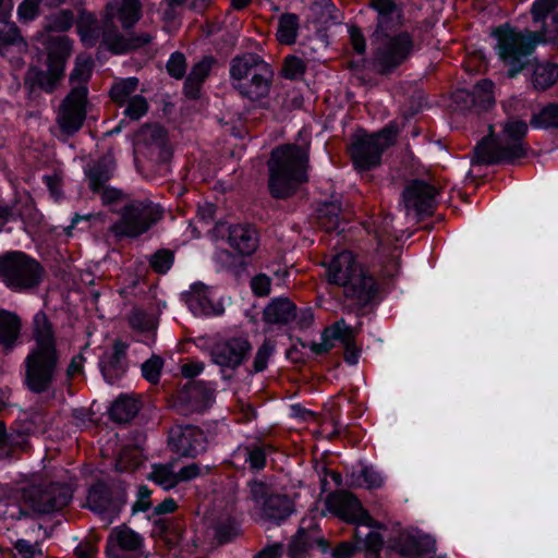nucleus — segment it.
<instances>
[{
    "mask_svg": "<svg viewBox=\"0 0 558 558\" xmlns=\"http://www.w3.org/2000/svg\"><path fill=\"white\" fill-rule=\"evenodd\" d=\"M206 436L194 425H177L169 430V445L177 453L195 458L206 450Z\"/></svg>",
    "mask_w": 558,
    "mask_h": 558,
    "instance_id": "a211bd4d",
    "label": "nucleus"
},
{
    "mask_svg": "<svg viewBox=\"0 0 558 558\" xmlns=\"http://www.w3.org/2000/svg\"><path fill=\"white\" fill-rule=\"evenodd\" d=\"M384 539L376 531H367L363 541V546L373 558H380L379 551L383 547Z\"/></svg>",
    "mask_w": 558,
    "mask_h": 558,
    "instance_id": "052dcab7",
    "label": "nucleus"
},
{
    "mask_svg": "<svg viewBox=\"0 0 558 558\" xmlns=\"http://www.w3.org/2000/svg\"><path fill=\"white\" fill-rule=\"evenodd\" d=\"M305 69L306 66L302 59L295 56H290L286 58L282 74L286 78L295 80L304 74Z\"/></svg>",
    "mask_w": 558,
    "mask_h": 558,
    "instance_id": "4d7b16f0",
    "label": "nucleus"
},
{
    "mask_svg": "<svg viewBox=\"0 0 558 558\" xmlns=\"http://www.w3.org/2000/svg\"><path fill=\"white\" fill-rule=\"evenodd\" d=\"M532 84L537 90H545L558 82V65L553 63L534 64Z\"/></svg>",
    "mask_w": 558,
    "mask_h": 558,
    "instance_id": "e433bc0d",
    "label": "nucleus"
},
{
    "mask_svg": "<svg viewBox=\"0 0 558 558\" xmlns=\"http://www.w3.org/2000/svg\"><path fill=\"white\" fill-rule=\"evenodd\" d=\"M64 71L56 66H47V70L33 68L29 70L27 76L34 85L48 93L52 92L57 83L63 76Z\"/></svg>",
    "mask_w": 558,
    "mask_h": 558,
    "instance_id": "c9c22d12",
    "label": "nucleus"
},
{
    "mask_svg": "<svg viewBox=\"0 0 558 558\" xmlns=\"http://www.w3.org/2000/svg\"><path fill=\"white\" fill-rule=\"evenodd\" d=\"M398 128L390 124L372 135L356 138L351 145V156L359 171H367L380 165L383 151L395 144Z\"/></svg>",
    "mask_w": 558,
    "mask_h": 558,
    "instance_id": "9b49d317",
    "label": "nucleus"
},
{
    "mask_svg": "<svg viewBox=\"0 0 558 558\" xmlns=\"http://www.w3.org/2000/svg\"><path fill=\"white\" fill-rule=\"evenodd\" d=\"M174 255L171 251L161 248L150 257V266L158 274H166L172 266Z\"/></svg>",
    "mask_w": 558,
    "mask_h": 558,
    "instance_id": "864d4df0",
    "label": "nucleus"
},
{
    "mask_svg": "<svg viewBox=\"0 0 558 558\" xmlns=\"http://www.w3.org/2000/svg\"><path fill=\"white\" fill-rule=\"evenodd\" d=\"M270 278L264 274H259L252 278L251 288L257 296H266L270 292Z\"/></svg>",
    "mask_w": 558,
    "mask_h": 558,
    "instance_id": "69168bd1",
    "label": "nucleus"
},
{
    "mask_svg": "<svg viewBox=\"0 0 558 558\" xmlns=\"http://www.w3.org/2000/svg\"><path fill=\"white\" fill-rule=\"evenodd\" d=\"M230 76L233 87L251 100L268 96L274 72L256 53H244L230 61Z\"/></svg>",
    "mask_w": 558,
    "mask_h": 558,
    "instance_id": "6e6552de",
    "label": "nucleus"
},
{
    "mask_svg": "<svg viewBox=\"0 0 558 558\" xmlns=\"http://www.w3.org/2000/svg\"><path fill=\"white\" fill-rule=\"evenodd\" d=\"M118 17L124 28L132 27L140 19L141 15V1L140 0H122L121 3H116Z\"/></svg>",
    "mask_w": 558,
    "mask_h": 558,
    "instance_id": "c03bdc74",
    "label": "nucleus"
},
{
    "mask_svg": "<svg viewBox=\"0 0 558 558\" xmlns=\"http://www.w3.org/2000/svg\"><path fill=\"white\" fill-rule=\"evenodd\" d=\"M163 360L159 355H153L142 364V375L150 384L159 381Z\"/></svg>",
    "mask_w": 558,
    "mask_h": 558,
    "instance_id": "3c124183",
    "label": "nucleus"
},
{
    "mask_svg": "<svg viewBox=\"0 0 558 558\" xmlns=\"http://www.w3.org/2000/svg\"><path fill=\"white\" fill-rule=\"evenodd\" d=\"M369 7L377 12V26L372 36L374 39L391 34L403 25L402 7L395 0H371Z\"/></svg>",
    "mask_w": 558,
    "mask_h": 558,
    "instance_id": "4be33fe9",
    "label": "nucleus"
},
{
    "mask_svg": "<svg viewBox=\"0 0 558 558\" xmlns=\"http://www.w3.org/2000/svg\"><path fill=\"white\" fill-rule=\"evenodd\" d=\"M326 508L349 523H364L367 526L381 527L383 524L374 520L362 508L360 500L350 492L340 489L330 493L325 500Z\"/></svg>",
    "mask_w": 558,
    "mask_h": 558,
    "instance_id": "2eb2a0df",
    "label": "nucleus"
},
{
    "mask_svg": "<svg viewBox=\"0 0 558 558\" xmlns=\"http://www.w3.org/2000/svg\"><path fill=\"white\" fill-rule=\"evenodd\" d=\"M438 190L424 180H412L407 183L402 192V202L405 209L414 210L416 215H432L436 205Z\"/></svg>",
    "mask_w": 558,
    "mask_h": 558,
    "instance_id": "6ab92c4d",
    "label": "nucleus"
},
{
    "mask_svg": "<svg viewBox=\"0 0 558 558\" xmlns=\"http://www.w3.org/2000/svg\"><path fill=\"white\" fill-rule=\"evenodd\" d=\"M11 208L14 211V217L21 218L24 222L39 223L40 221L41 216L29 196L19 199Z\"/></svg>",
    "mask_w": 558,
    "mask_h": 558,
    "instance_id": "49530a36",
    "label": "nucleus"
},
{
    "mask_svg": "<svg viewBox=\"0 0 558 558\" xmlns=\"http://www.w3.org/2000/svg\"><path fill=\"white\" fill-rule=\"evenodd\" d=\"M557 7L558 0H536L532 5L531 14L535 23L542 24L541 29L537 32L542 34L543 39L550 28V24L546 23V16L550 13L551 15L556 13L555 9Z\"/></svg>",
    "mask_w": 558,
    "mask_h": 558,
    "instance_id": "a19ab883",
    "label": "nucleus"
},
{
    "mask_svg": "<svg viewBox=\"0 0 558 558\" xmlns=\"http://www.w3.org/2000/svg\"><path fill=\"white\" fill-rule=\"evenodd\" d=\"M283 554V545L275 543L264 547L253 558H280Z\"/></svg>",
    "mask_w": 558,
    "mask_h": 558,
    "instance_id": "774afa93",
    "label": "nucleus"
},
{
    "mask_svg": "<svg viewBox=\"0 0 558 558\" xmlns=\"http://www.w3.org/2000/svg\"><path fill=\"white\" fill-rule=\"evenodd\" d=\"M126 501L124 487L121 485H109L104 481H97L88 489L87 507L107 519V524L119 514Z\"/></svg>",
    "mask_w": 558,
    "mask_h": 558,
    "instance_id": "4468645a",
    "label": "nucleus"
},
{
    "mask_svg": "<svg viewBox=\"0 0 558 558\" xmlns=\"http://www.w3.org/2000/svg\"><path fill=\"white\" fill-rule=\"evenodd\" d=\"M398 546L402 555L415 557L429 551L434 541L428 535L403 532L399 536Z\"/></svg>",
    "mask_w": 558,
    "mask_h": 558,
    "instance_id": "473e14b6",
    "label": "nucleus"
},
{
    "mask_svg": "<svg viewBox=\"0 0 558 558\" xmlns=\"http://www.w3.org/2000/svg\"><path fill=\"white\" fill-rule=\"evenodd\" d=\"M299 31V17L294 13H284L279 17L277 39L280 44L291 45L295 43Z\"/></svg>",
    "mask_w": 558,
    "mask_h": 558,
    "instance_id": "58836bf2",
    "label": "nucleus"
},
{
    "mask_svg": "<svg viewBox=\"0 0 558 558\" xmlns=\"http://www.w3.org/2000/svg\"><path fill=\"white\" fill-rule=\"evenodd\" d=\"M74 23V14L71 10H61L46 17L44 28L48 32H66Z\"/></svg>",
    "mask_w": 558,
    "mask_h": 558,
    "instance_id": "a18cd8bd",
    "label": "nucleus"
},
{
    "mask_svg": "<svg viewBox=\"0 0 558 558\" xmlns=\"http://www.w3.org/2000/svg\"><path fill=\"white\" fill-rule=\"evenodd\" d=\"M328 280L343 287L344 295L362 308L368 305L377 293L376 282L355 260L351 252L338 254L329 264Z\"/></svg>",
    "mask_w": 558,
    "mask_h": 558,
    "instance_id": "39448f33",
    "label": "nucleus"
},
{
    "mask_svg": "<svg viewBox=\"0 0 558 558\" xmlns=\"http://www.w3.org/2000/svg\"><path fill=\"white\" fill-rule=\"evenodd\" d=\"M248 486L251 498L255 502L260 504V506L263 505L264 500L271 495L270 488L264 482L254 480L248 483Z\"/></svg>",
    "mask_w": 558,
    "mask_h": 558,
    "instance_id": "0e129e2a",
    "label": "nucleus"
},
{
    "mask_svg": "<svg viewBox=\"0 0 558 558\" xmlns=\"http://www.w3.org/2000/svg\"><path fill=\"white\" fill-rule=\"evenodd\" d=\"M353 337V328L348 326L344 319H340L322 332L320 342H312L310 349L315 354H323L335 348V342L341 345H349Z\"/></svg>",
    "mask_w": 558,
    "mask_h": 558,
    "instance_id": "a878e982",
    "label": "nucleus"
},
{
    "mask_svg": "<svg viewBox=\"0 0 558 558\" xmlns=\"http://www.w3.org/2000/svg\"><path fill=\"white\" fill-rule=\"evenodd\" d=\"M20 317L8 311H0V344L9 352L15 347L21 331Z\"/></svg>",
    "mask_w": 558,
    "mask_h": 558,
    "instance_id": "72a5a7b5",
    "label": "nucleus"
},
{
    "mask_svg": "<svg viewBox=\"0 0 558 558\" xmlns=\"http://www.w3.org/2000/svg\"><path fill=\"white\" fill-rule=\"evenodd\" d=\"M72 496L71 487L59 483L32 485L23 490L25 504L39 514L63 509L71 501Z\"/></svg>",
    "mask_w": 558,
    "mask_h": 558,
    "instance_id": "ddd939ff",
    "label": "nucleus"
},
{
    "mask_svg": "<svg viewBox=\"0 0 558 558\" xmlns=\"http://www.w3.org/2000/svg\"><path fill=\"white\" fill-rule=\"evenodd\" d=\"M137 86L138 80L136 77H128L111 87L110 97L114 102L122 106L130 99L131 94L136 90Z\"/></svg>",
    "mask_w": 558,
    "mask_h": 558,
    "instance_id": "de8ad7c7",
    "label": "nucleus"
},
{
    "mask_svg": "<svg viewBox=\"0 0 558 558\" xmlns=\"http://www.w3.org/2000/svg\"><path fill=\"white\" fill-rule=\"evenodd\" d=\"M129 320L132 328L141 331H149L156 328V318L143 310H134Z\"/></svg>",
    "mask_w": 558,
    "mask_h": 558,
    "instance_id": "603ef678",
    "label": "nucleus"
},
{
    "mask_svg": "<svg viewBox=\"0 0 558 558\" xmlns=\"http://www.w3.org/2000/svg\"><path fill=\"white\" fill-rule=\"evenodd\" d=\"M45 51L47 54V66H56L64 71L66 60L71 56L72 41L68 36H49L45 40Z\"/></svg>",
    "mask_w": 558,
    "mask_h": 558,
    "instance_id": "c756f323",
    "label": "nucleus"
},
{
    "mask_svg": "<svg viewBox=\"0 0 558 558\" xmlns=\"http://www.w3.org/2000/svg\"><path fill=\"white\" fill-rule=\"evenodd\" d=\"M184 298L194 315H219L223 312L222 305L213 302L208 288L201 282L194 283Z\"/></svg>",
    "mask_w": 558,
    "mask_h": 558,
    "instance_id": "cd10ccee",
    "label": "nucleus"
},
{
    "mask_svg": "<svg viewBox=\"0 0 558 558\" xmlns=\"http://www.w3.org/2000/svg\"><path fill=\"white\" fill-rule=\"evenodd\" d=\"M492 35L497 39V53L507 68L508 77L517 76L535 63L534 51L543 40L542 34L525 29L520 32L509 24L495 27Z\"/></svg>",
    "mask_w": 558,
    "mask_h": 558,
    "instance_id": "20e7f679",
    "label": "nucleus"
},
{
    "mask_svg": "<svg viewBox=\"0 0 558 558\" xmlns=\"http://www.w3.org/2000/svg\"><path fill=\"white\" fill-rule=\"evenodd\" d=\"M213 398V391L203 381H191L180 391L178 401L182 412H203Z\"/></svg>",
    "mask_w": 558,
    "mask_h": 558,
    "instance_id": "393cba45",
    "label": "nucleus"
},
{
    "mask_svg": "<svg viewBox=\"0 0 558 558\" xmlns=\"http://www.w3.org/2000/svg\"><path fill=\"white\" fill-rule=\"evenodd\" d=\"M228 242L240 255L250 256L258 247L257 230L252 225H232L228 228Z\"/></svg>",
    "mask_w": 558,
    "mask_h": 558,
    "instance_id": "bb28decb",
    "label": "nucleus"
},
{
    "mask_svg": "<svg viewBox=\"0 0 558 558\" xmlns=\"http://www.w3.org/2000/svg\"><path fill=\"white\" fill-rule=\"evenodd\" d=\"M341 210V203L339 201H327L322 203L316 209L319 225L326 231L337 230L339 227V215Z\"/></svg>",
    "mask_w": 558,
    "mask_h": 558,
    "instance_id": "4c0bfd02",
    "label": "nucleus"
},
{
    "mask_svg": "<svg viewBox=\"0 0 558 558\" xmlns=\"http://www.w3.org/2000/svg\"><path fill=\"white\" fill-rule=\"evenodd\" d=\"M76 27L86 47H94L101 39V44L114 53L138 49L151 41V36L147 33L121 35L113 25L111 15L99 22L94 14L82 11Z\"/></svg>",
    "mask_w": 558,
    "mask_h": 558,
    "instance_id": "423d86ee",
    "label": "nucleus"
},
{
    "mask_svg": "<svg viewBox=\"0 0 558 558\" xmlns=\"http://www.w3.org/2000/svg\"><path fill=\"white\" fill-rule=\"evenodd\" d=\"M162 209L153 202H132L120 211V219L110 227L118 239L138 238L162 217Z\"/></svg>",
    "mask_w": 558,
    "mask_h": 558,
    "instance_id": "9d476101",
    "label": "nucleus"
},
{
    "mask_svg": "<svg viewBox=\"0 0 558 558\" xmlns=\"http://www.w3.org/2000/svg\"><path fill=\"white\" fill-rule=\"evenodd\" d=\"M0 46L3 48L9 46H16L20 49H23L25 48L26 44L24 43L16 26L5 25L0 29Z\"/></svg>",
    "mask_w": 558,
    "mask_h": 558,
    "instance_id": "6e6d98bb",
    "label": "nucleus"
},
{
    "mask_svg": "<svg viewBox=\"0 0 558 558\" xmlns=\"http://www.w3.org/2000/svg\"><path fill=\"white\" fill-rule=\"evenodd\" d=\"M128 344L121 340H114L111 352H105L100 359L99 366L104 378L113 384L126 371Z\"/></svg>",
    "mask_w": 558,
    "mask_h": 558,
    "instance_id": "b1692460",
    "label": "nucleus"
},
{
    "mask_svg": "<svg viewBox=\"0 0 558 558\" xmlns=\"http://www.w3.org/2000/svg\"><path fill=\"white\" fill-rule=\"evenodd\" d=\"M250 350L251 344L246 339L232 338L214 344L210 355L215 364L234 369L243 363Z\"/></svg>",
    "mask_w": 558,
    "mask_h": 558,
    "instance_id": "5701e85b",
    "label": "nucleus"
},
{
    "mask_svg": "<svg viewBox=\"0 0 558 558\" xmlns=\"http://www.w3.org/2000/svg\"><path fill=\"white\" fill-rule=\"evenodd\" d=\"M14 548L23 558H36L37 556H43V550L38 542L31 543L26 539H17L14 544Z\"/></svg>",
    "mask_w": 558,
    "mask_h": 558,
    "instance_id": "680f3d73",
    "label": "nucleus"
},
{
    "mask_svg": "<svg viewBox=\"0 0 558 558\" xmlns=\"http://www.w3.org/2000/svg\"><path fill=\"white\" fill-rule=\"evenodd\" d=\"M116 170V159L112 153H107L86 170L90 189L94 192L100 191L104 184L109 181Z\"/></svg>",
    "mask_w": 558,
    "mask_h": 558,
    "instance_id": "7c9ffc66",
    "label": "nucleus"
},
{
    "mask_svg": "<svg viewBox=\"0 0 558 558\" xmlns=\"http://www.w3.org/2000/svg\"><path fill=\"white\" fill-rule=\"evenodd\" d=\"M531 125L558 129V104H549L531 119Z\"/></svg>",
    "mask_w": 558,
    "mask_h": 558,
    "instance_id": "09e8293b",
    "label": "nucleus"
},
{
    "mask_svg": "<svg viewBox=\"0 0 558 558\" xmlns=\"http://www.w3.org/2000/svg\"><path fill=\"white\" fill-rule=\"evenodd\" d=\"M140 411V405L136 399L121 396L110 408V417L112 421L123 424L130 422Z\"/></svg>",
    "mask_w": 558,
    "mask_h": 558,
    "instance_id": "f704fd0d",
    "label": "nucleus"
},
{
    "mask_svg": "<svg viewBox=\"0 0 558 558\" xmlns=\"http://www.w3.org/2000/svg\"><path fill=\"white\" fill-rule=\"evenodd\" d=\"M377 47L374 53V64L377 72L388 74L402 64L413 50V40L409 33L402 32L396 36L383 35L374 39Z\"/></svg>",
    "mask_w": 558,
    "mask_h": 558,
    "instance_id": "f8f14e48",
    "label": "nucleus"
},
{
    "mask_svg": "<svg viewBox=\"0 0 558 558\" xmlns=\"http://www.w3.org/2000/svg\"><path fill=\"white\" fill-rule=\"evenodd\" d=\"M148 478L165 490H169L179 484L177 472L173 471V463L154 464Z\"/></svg>",
    "mask_w": 558,
    "mask_h": 558,
    "instance_id": "37998d69",
    "label": "nucleus"
},
{
    "mask_svg": "<svg viewBox=\"0 0 558 558\" xmlns=\"http://www.w3.org/2000/svg\"><path fill=\"white\" fill-rule=\"evenodd\" d=\"M44 275L40 263L23 252H8L0 256V278L13 291L36 289Z\"/></svg>",
    "mask_w": 558,
    "mask_h": 558,
    "instance_id": "1a4fd4ad",
    "label": "nucleus"
},
{
    "mask_svg": "<svg viewBox=\"0 0 558 558\" xmlns=\"http://www.w3.org/2000/svg\"><path fill=\"white\" fill-rule=\"evenodd\" d=\"M216 62L215 58L210 56L204 57L199 62H197L191 70L190 76L192 78L204 82L208 76L213 64Z\"/></svg>",
    "mask_w": 558,
    "mask_h": 558,
    "instance_id": "e2e57ef3",
    "label": "nucleus"
},
{
    "mask_svg": "<svg viewBox=\"0 0 558 558\" xmlns=\"http://www.w3.org/2000/svg\"><path fill=\"white\" fill-rule=\"evenodd\" d=\"M315 545L322 546L324 551L327 548L319 525L313 519H303L298 532L288 545V556L290 558H304L305 554Z\"/></svg>",
    "mask_w": 558,
    "mask_h": 558,
    "instance_id": "aec40b11",
    "label": "nucleus"
},
{
    "mask_svg": "<svg viewBox=\"0 0 558 558\" xmlns=\"http://www.w3.org/2000/svg\"><path fill=\"white\" fill-rule=\"evenodd\" d=\"M310 143L284 144L276 147L267 162L268 187L272 197L288 198L307 182Z\"/></svg>",
    "mask_w": 558,
    "mask_h": 558,
    "instance_id": "f03ea898",
    "label": "nucleus"
},
{
    "mask_svg": "<svg viewBox=\"0 0 558 558\" xmlns=\"http://www.w3.org/2000/svg\"><path fill=\"white\" fill-rule=\"evenodd\" d=\"M167 71L172 77L177 80L182 78L186 71L184 54L179 51L172 53L167 63Z\"/></svg>",
    "mask_w": 558,
    "mask_h": 558,
    "instance_id": "13d9d810",
    "label": "nucleus"
},
{
    "mask_svg": "<svg viewBox=\"0 0 558 558\" xmlns=\"http://www.w3.org/2000/svg\"><path fill=\"white\" fill-rule=\"evenodd\" d=\"M295 316V305L288 298L274 299L263 312V319L271 325H287Z\"/></svg>",
    "mask_w": 558,
    "mask_h": 558,
    "instance_id": "2f4dec72",
    "label": "nucleus"
},
{
    "mask_svg": "<svg viewBox=\"0 0 558 558\" xmlns=\"http://www.w3.org/2000/svg\"><path fill=\"white\" fill-rule=\"evenodd\" d=\"M493 82L482 80L472 90L458 89L451 96V108L453 111H485L493 106L495 98L493 95Z\"/></svg>",
    "mask_w": 558,
    "mask_h": 558,
    "instance_id": "dca6fc26",
    "label": "nucleus"
},
{
    "mask_svg": "<svg viewBox=\"0 0 558 558\" xmlns=\"http://www.w3.org/2000/svg\"><path fill=\"white\" fill-rule=\"evenodd\" d=\"M293 511L294 505L289 497L272 494L264 500L260 507V517L266 521L279 523L288 519Z\"/></svg>",
    "mask_w": 558,
    "mask_h": 558,
    "instance_id": "c85d7f7f",
    "label": "nucleus"
},
{
    "mask_svg": "<svg viewBox=\"0 0 558 558\" xmlns=\"http://www.w3.org/2000/svg\"><path fill=\"white\" fill-rule=\"evenodd\" d=\"M527 131V124L521 120H509L505 123L500 135L495 136L493 126L489 134L482 138L474 147L473 163L495 165L512 162L526 154L523 138Z\"/></svg>",
    "mask_w": 558,
    "mask_h": 558,
    "instance_id": "7ed1b4c3",
    "label": "nucleus"
},
{
    "mask_svg": "<svg viewBox=\"0 0 558 558\" xmlns=\"http://www.w3.org/2000/svg\"><path fill=\"white\" fill-rule=\"evenodd\" d=\"M124 105H126L124 114L132 120H138L148 110V102L146 98L141 95L131 97Z\"/></svg>",
    "mask_w": 558,
    "mask_h": 558,
    "instance_id": "5fc2aeb1",
    "label": "nucleus"
},
{
    "mask_svg": "<svg viewBox=\"0 0 558 558\" xmlns=\"http://www.w3.org/2000/svg\"><path fill=\"white\" fill-rule=\"evenodd\" d=\"M214 530L215 539L219 545L231 542L239 534V529L230 519L217 522Z\"/></svg>",
    "mask_w": 558,
    "mask_h": 558,
    "instance_id": "8fccbe9b",
    "label": "nucleus"
},
{
    "mask_svg": "<svg viewBox=\"0 0 558 558\" xmlns=\"http://www.w3.org/2000/svg\"><path fill=\"white\" fill-rule=\"evenodd\" d=\"M143 538L125 524L114 527L108 539L106 555L108 558H134L133 553L142 548Z\"/></svg>",
    "mask_w": 558,
    "mask_h": 558,
    "instance_id": "412c9836",
    "label": "nucleus"
},
{
    "mask_svg": "<svg viewBox=\"0 0 558 558\" xmlns=\"http://www.w3.org/2000/svg\"><path fill=\"white\" fill-rule=\"evenodd\" d=\"M93 61L78 56L70 74L71 90L62 100L57 118L61 132L71 136L78 132L86 119L87 82L90 78Z\"/></svg>",
    "mask_w": 558,
    "mask_h": 558,
    "instance_id": "0eeeda50",
    "label": "nucleus"
},
{
    "mask_svg": "<svg viewBox=\"0 0 558 558\" xmlns=\"http://www.w3.org/2000/svg\"><path fill=\"white\" fill-rule=\"evenodd\" d=\"M135 150L156 158L158 161H168L171 150L167 145L165 129L159 124L143 125L136 134Z\"/></svg>",
    "mask_w": 558,
    "mask_h": 558,
    "instance_id": "f3484780",
    "label": "nucleus"
},
{
    "mask_svg": "<svg viewBox=\"0 0 558 558\" xmlns=\"http://www.w3.org/2000/svg\"><path fill=\"white\" fill-rule=\"evenodd\" d=\"M33 338L35 344L24 360L23 384L35 395L53 392L60 353L52 324L43 311L34 316Z\"/></svg>",
    "mask_w": 558,
    "mask_h": 558,
    "instance_id": "f257e3e1",
    "label": "nucleus"
},
{
    "mask_svg": "<svg viewBox=\"0 0 558 558\" xmlns=\"http://www.w3.org/2000/svg\"><path fill=\"white\" fill-rule=\"evenodd\" d=\"M143 454L137 447H123L120 449L116 460V470L119 472H132L136 470L143 461Z\"/></svg>",
    "mask_w": 558,
    "mask_h": 558,
    "instance_id": "79ce46f5",
    "label": "nucleus"
},
{
    "mask_svg": "<svg viewBox=\"0 0 558 558\" xmlns=\"http://www.w3.org/2000/svg\"><path fill=\"white\" fill-rule=\"evenodd\" d=\"M267 448L258 444H252L239 448L238 456L248 463L252 471H260L266 465Z\"/></svg>",
    "mask_w": 558,
    "mask_h": 558,
    "instance_id": "ea45409f",
    "label": "nucleus"
},
{
    "mask_svg": "<svg viewBox=\"0 0 558 558\" xmlns=\"http://www.w3.org/2000/svg\"><path fill=\"white\" fill-rule=\"evenodd\" d=\"M361 476L364 478L368 488H377L383 483L379 473L371 466H364Z\"/></svg>",
    "mask_w": 558,
    "mask_h": 558,
    "instance_id": "338daca9",
    "label": "nucleus"
},
{
    "mask_svg": "<svg viewBox=\"0 0 558 558\" xmlns=\"http://www.w3.org/2000/svg\"><path fill=\"white\" fill-rule=\"evenodd\" d=\"M274 345L270 341L265 340L258 348L254 359L253 367L255 373L263 372L267 367L268 360L272 354Z\"/></svg>",
    "mask_w": 558,
    "mask_h": 558,
    "instance_id": "bf43d9fd",
    "label": "nucleus"
}]
</instances>
